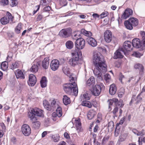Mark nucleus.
Here are the masks:
<instances>
[{"label": "nucleus", "mask_w": 145, "mask_h": 145, "mask_svg": "<svg viewBox=\"0 0 145 145\" xmlns=\"http://www.w3.org/2000/svg\"><path fill=\"white\" fill-rule=\"evenodd\" d=\"M22 24L20 23L16 27L15 29V31L17 33H20V30L22 29Z\"/></svg>", "instance_id": "obj_43"}, {"label": "nucleus", "mask_w": 145, "mask_h": 145, "mask_svg": "<svg viewBox=\"0 0 145 145\" xmlns=\"http://www.w3.org/2000/svg\"><path fill=\"white\" fill-rule=\"evenodd\" d=\"M8 3L9 2L8 0H1L0 1L1 5L3 6L8 5Z\"/></svg>", "instance_id": "obj_46"}, {"label": "nucleus", "mask_w": 145, "mask_h": 145, "mask_svg": "<svg viewBox=\"0 0 145 145\" xmlns=\"http://www.w3.org/2000/svg\"><path fill=\"white\" fill-rule=\"evenodd\" d=\"M28 117L30 119L31 121H36L37 119L35 116L36 115L34 109L31 110L28 113Z\"/></svg>", "instance_id": "obj_21"}, {"label": "nucleus", "mask_w": 145, "mask_h": 145, "mask_svg": "<svg viewBox=\"0 0 145 145\" xmlns=\"http://www.w3.org/2000/svg\"><path fill=\"white\" fill-rule=\"evenodd\" d=\"M71 83H66L63 85V89L65 92L70 95H74L75 96L77 95L78 89L77 85L76 83V78L74 80L70 81Z\"/></svg>", "instance_id": "obj_2"}, {"label": "nucleus", "mask_w": 145, "mask_h": 145, "mask_svg": "<svg viewBox=\"0 0 145 145\" xmlns=\"http://www.w3.org/2000/svg\"><path fill=\"white\" fill-rule=\"evenodd\" d=\"M92 16L93 17L96 19L97 18H98L99 19H100V16L98 15L97 13L93 14L92 15Z\"/></svg>", "instance_id": "obj_59"}, {"label": "nucleus", "mask_w": 145, "mask_h": 145, "mask_svg": "<svg viewBox=\"0 0 145 145\" xmlns=\"http://www.w3.org/2000/svg\"><path fill=\"white\" fill-rule=\"evenodd\" d=\"M85 42L82 38L78 39L75 42V47L78 49H82L85 47Z\"/></svg>", "instance_id": "obj_11"}, {"label": "nucleus", "mask_w": 145, "mask_h": 145, "mask_svg": "<svg viewBox=\"0 0 145 145\" xmlns=\"http://www.w3.org/2000/svg\"><path fill=\"white\" fill-rule=\"evenodd\" d=\"M125 119V117H124L122 118L120 120V121L119 123H117L116 124V127H117L119 124L122 125L124 122Z\"/></svg>", "instance_id": "obj_53"}, {"label": "nucleus", "mask_w": 145, "mask_h": 145, "mask_svg": "<svg viewBox=\"0 0 145 145\" xmlns=\"http://www.w3.org/2000/svg\"><path fill=\"white\" fill-rule=\"evenodd\" d=\"M133 14V11L130 8L126 9L121 16V18L124 19H126L128 18L129 16L132 15Z\"/></svg>", "instance_id": "obj_20"}, {"label": "nucleus", "mask_w": 145, "mask_h": 145, "mask_svg": "<svg viewBox=\"0 0 145 145\" xmlns=\"http://www.w3.org/2000/svg\"><path fill=\"white\" fill-rule=\"evenodd\" d=\"M105 86L102 83L95 85L92 89V93L95 96H98L100 93L102 89H104Z\"/></svg>", "instance_id": "obj_6"}, {"label": "nucleus", "mask_w": 145, "mask_h": 145, "mask_svg": "<svg viewBox=\"0 0 145 145\" xmlns=\"http://www.w3.org/2000/svg\"><path fill=\"white\" fill-rule=\"evenodd\" d=\"M36 115L42 117L43 116V111L38 108H34Z\"/></svg>", "instance_id": "obj_29"}, {"label": "nucleus", "mask_w": 145, "mask_h": 145, "mask_svg": "<svg viewBox=\"0 0 145 145\" xmlns=\"http://www.w3.org/2000/svg\"><path fill=\"white\" fill-rule=\"evenodd\" d=\"M47 80L45 76L42 77L40 81V85L42 88H44L47 86Z\"/></svg>", "instance_id": "obj_28"}, {"label": "nucleus", "mask_w": 145, "mask_h": 145, "mask_svg": "<svg viewBox=\"0 0 145 145\" xmlns=\"http://www.w3.org/2000/svg\"><path fill=\"white\" fill-rule=\"evenodd\" d=\"M71 54L72 57L69 59V64L72 67L78 66V68H80L82 61L79 58L78 52L74 51Z\"/></svg>", "instance_id": "obj_3"}, {"label": "nucleus", "mask_w": 145, "mask_h": 145, "mask_svg": "<svg viewBox=\"0 0 145 145\" xmlns=\"http://www.w3.org/2000/svg\"><path fill=\"white\" fill-rule=\"evenodd\" d=\"M105 40L107 42H110L112 39V35L111 31L109 30L106 31L104 33Z\"/></svg>", "instance_id": "obj_15"}, {"label": "nucleus", "mask_w": 145, "mask_h": 145, "mask_svg": "<svg viewBox=\"0 0 145 145\" xmlns=\"http://www.w3.org/2000/svg\"><path fill=\"white\" fill-rule=\"evenodd\" d=\"M11 2L10 5L12 7L15 6L17 5L18 3V0H11Z\"/></svg>", "instance_id": "obj_50"}, {"label": "nucleus", "mask_w": 145, "mask_h": 145, "mask_svg": "<svg viewBox=\"0 0 145 145\" xmlns=\"http://www.w3.org/2000/svg\"><path fill=\"white\" fill-rule=\"evenodd\" d=\"M139 140H141L145 143V137L142 138V137H139Z\"/></svg>", "instance_id": "obj_64"}, {"label": "nucleus", "mask_w": 145, "mask_h": 145, "mask_svg": "<svg viewBox=\"0 0 145 145\" xmlns=\"http://www.w3.org/2000/svg\"><path fill=\"white\" fill-rule=\"evenodd\" d=\"M19 63L17 62H15L12 63L10 69L12 70L18 68L19 66Z\"/></svg>", "instance_id": "obj_37"}, {"label": "nucleus", "mask_w": 145, "mask_h": 145, "mask_svg": "<svg viewBox=\"0 0 145 145\" xmlns=\"http://www.w3.org/2000/svg\"><path fill=\"white\" fill-rule=\"evenodd\" d=\"M71 33V29L70 28L63 29L61 30L59 33V35L63 37H68Z\"/></svg>", "instance_id": "obj_13"}, {"label": "nucleus", "mask_w": 145, "mask_h": 145, "mask_svg": "<svg viewBox=\"0 0 145 145\" xmlns=\"http://www.w3.org/2000/svg\"><path fill=\"white\" fill-rule=\"evenodd\" d=\"M1 69L3 71H6L8 68V63L6 61L3 62L1 65Z\"/></svg>", "instance_id": "obj_31"}, {"label": "nucleus", "mask_w": 145, "mask_h": 145, "mask_svg": "<svg viewBox=\"0 0 145 145\" xmlns=\"http://www.w3.org/2000/svg\"><path fill=\"white\" fill-rule=\"evenodd\" d=\"M144 131L142 130V131H138L137 135V136H141L145 135V133L143 132Z\"/></svg>", "instance_id": "obj_58"}, {"label": "nucleus", "mask_w": 145, "mask_h": 145, "mask_svg": "<svg viewBox=\"0 0 145 145\" xmlns=\"http://www.w3.org/2000/svg\"><path fill=\"white\" fill-rule=\"evenodd\" d=\"M141 95V93H140L138 94L137 97V99L136 100L137 101V103H139L142 100V98L140 97Z\"/></svg>", "instance_id": "obj_52"}, {"label": "nucleus", "mask_w": 145, "mask_h": 145, "mask_svg": "<svg viewBox=\"0 0 145 145\" xmlns=\"http://www.w3.org/2000/svg\"><path fill=\"white\" fill-rule=\"evenodd\" d=\"M124 140V138L121 136L120 137V138L118 139L117 142V144L118 145H120V142L123 141Z\"/></svg>", "instance_id": "obj_55"}, {"label": "nucleus", "mask_w": 145, "mask_h": 145, "mask_svg": "<svg viewBox=\"0 0 145 145\" xmlns=\"http://www.w3.org/2000/svg\"><path fill=\"white\" fill-rule=\"evenodd\" d=\"M116 88L115 84H112L110 86L109 89V93L111 95H114L116 93Z\"/></svg>", "instance_id": "obj_25"}, {"label": "nucleus", "mask_w": 145, "mask_h": 145, "mask_svg": "<svg viewBox=\"0 0 145 145\" xmlns=\"http://www.w3.org/2000/svg\"><path fill=\"white\" fill-rule=\"evenodd\" d=\"M51 10V7L49 6H46L44 8L43 10L45 12Z\"/></svg>", "instance_id": "obj_57"}, {"label": "nucleus", "mask_w": 145, "mask_h": 145, "mask_svg": "<svg viewBox=\"0 0 145 145\" xmlns=\"http://www.w3.org/2000/svg\"><path fill=\"white\" fill-rule=\"evenodd\" d=\"M66 143L63 141H60L57 145H65Z\"/></svg>", "instance_id": "obj_63"}, {"label": "nucleus", "mask_w": 145, "mask_h": 145, "mask_svg": "<svg viewBox=\"0 0 145 145\" xmlns=\"http://www.w3.org/2000/svg\"><path fill=\"white\" fill-rule=\"evenodd\" d=\"M15 74L17 78L24 79V74L21 70L18 69L15 72Z\"/></svg>", "instance_id": "obj_24"}, {"label": "nucleus", "mask_w": 145, "mask_h": 145, "mask_svg": "<svg viewBox=\"0 0 145 145\" xmlns=\"http://www.w3.org/2000/svg\"><path fill=\"white\" fill-rule=\"evenodd\" d=\"M140 34L142 39L141 41L142 43H143L144 46H145V32L141 31L140 32Z\"/></svg>", "instance_id": "obj_39"}, {"label": "nucleus", "mask_w": 145, "mask_h": 145, "mask_svg": "<svg viewBox=\"0 0 145 145\" xmlns=\"http://www.w3.org/2000/svg\"><path fill=\"white\" fill-rule=\"evenodd\" d=\"M43 105L44 108L47 110H50V106L47 101L45 100H44L43 101Z\"/></svg>", "instance_id": "obj_34"}, {"label": "nucleus", "mask_w": 145, "mask_h": 145, "mask_svg": "<svg viewBox=\"0 0 145 145\" xmlns=\"http://www.w3.org/2000/svg\"><path fill=\"white\" fill-rule=\"evenodd\" d=\"M79 35H78L77 34H74V35H72V38L73 39H74V40H76L78 38H80V37H79Z\"/></svg>", "instance_id": "obj_56"}, {"label": "nucleus", "mask_w": 145, "mask_h": 145, "mask_svg": "<svg viewBox=\"0 0 145 145\" xmlns=\"http://www.w3.org/2000/svg\"><path fill=\"white\" fill-rule=\"evenodd\" d=\"M40 61L36 62L35 61L33 63L32 66L30 69V71L33 73H36L38 70V67L40 64Z\"/></svg>", "instance_id": "obj_17"}, {"label": "nucleus", "mask_w": 145, "mask_h": 145, "mask_svg": "<svg viewBox=\"0 0 145 145\" xmlns=\"http://www.w3.org/2000/svg\"><path fill=\"white\" fill-rule=\"evenodd\" d=\"M132 55L137 57H140L142 55V54L139 52H135L133 53Z\"/></svg>", "instance_id": "obj_48"}, {"label": "nucleus", "mask_w": 145, "mask_h": 145, "mask_svg": "<svg viewBox=\"0 0 145 145\" xmlns=\"http://www.w3.org/2000/svg\"><path fill=\"white\" fill-rule=\"evenodd\" d=\"M13 17L11 13L7 12L6 13V16L2 18L0 20L1 23L3 25L8 23L10 21H12Z\"/></svg>", "instance_id": "obj_10"}, {"label": "nucleus", "mask_w": 145, "mask_h": 145, "mask_svg": "<svg viewBox=\"0 0 145 145\" xmlns=\"http://www.w3.org/2000/svg\"><path fill=\"white\" fill-rule=\"evenodd\" d=\"M52 119L54 121H56L58 118V114L57 113L54 112L52 114Z\"/></svg>", "instance_id": "obj_44"}, {"label": "nucleus", "mask_w": 145, "mask_h": 145, "mask_svg": "<svg viewBox=\"0 0 145 145\" xmlns=\"http://www.w3.org/2000/svg\"><path fill=\"white\" fill-rule=\"evenodd\" d=\"M104 79L107 82H108L110 80V76L108 74H106L104 76Z\"/></svg>", "instance_id": "obj_49"}, {"label": "nucleus", "mask_w": 145, "mask_h": 145, "mask_svg": "<svg viewBox=\"0 0 145 145\" xmlns=\"http://www.w3.org/2000/svg\"><path fill=\"white\" fill-rule=\"evenodd\" d=\"M86 100L82 102V105L83 106L88 107L89 108H91L92 106V105L91 103L89 101Z\"/></svg>", "instance_id": "obj_35"}, {"label": "nucleus", "mask_w": 145, "mask_h": 145, "mask_svg": "<svg viewBox=\"0 0 145 145\" xmlns=\"http://www.w3.org/2000/svg\"><path fill=\"white\" fill-rule=\"evenodd\" d=\"M120 133V131L118 129H117V128L115 129V133L114 135L115 136L117 137L118 136L119 133Z\"/></svg>", "instance_id": "obj_60"}, {"label": "nucleus", "mask_w": 145, "mask_h": 145, "mask_svg": "<svg viewBox=\"0 0 145 145\" xmlns=\"http://www.w3.org/2000/svg\"><path fill=\"white\" fill-rule=\"evenodd\" d=\"M138 24V20L135 18H131L127 21H125L124 24L125 27L128 29L132 30L133 26H136Z\"/></svg>", "instance_id": "obj_4"}, {"label": "nucleus", "mask_w": 145, "mask_h": 145, "mask_svg": "<svg viewBox=\"0 0 145 145\" xmlns=\"http://www.w3.org/2000/svg\"><path fill=\"white\" fill-rule=\"evenodd\" d=\"M108 102L109 105L108 108L109 111H110L111 110V106L114 103L116 107H122L123 106L122 105L121 101H118V99L115 98H114L112 99L108 100Z\"/></svg>", "instance_id": "obj_8"}, {"label": "nucleus", "mask_w": 145, "mask_h": 145, "mask_svg": "<svg viewBox=\"0 0 145 145\" xmlns=\"http://www.w3.org/2000/svg\"><path fill=\"white\" fill-rule=\"evenodd\" d=\"M80 98L81 101H82V100L84 101V100H88L89 99V98L87 93H84L83 94L82 96L81 95Z\"/></svg>", "instance_id": "obj_45"}, {"label": "nucleus", "mask_w": 145, "mask_h": 145, "mask_svg": "<svg viewBox=\"0 0 145 145\" xmlns=\"http://www.w3.org/2000/svg\"><path fill=\"white\" fill-rule=\"evenodd\" d=\"M109 138V137L108 136H107L105 137L103 139L102 143L104 144L108 140Z\"/></svg>", "instance_id": "obj_54"}, {"label": "nucleus", "mask_w": 145, "mask_h": 145, "mask_svg": "<svg viewBox=\"0 0 145 145\" xmlns=\"http://www.w3.org/2000/svg\"><path fill=\"white\" fill-rule=\"evenodd\" d=\"M62 71L64 73L69 77V80H74L75 78L74 75L70 72V69L69 66L67 65H64L63 67Z\"/></svg>", "instance_id": "obj_7"}, {"label": "nucleus", "mask_w": 145, "mask_h": 145, "mask_svg": "<svg viewBox=\"0 0 145 145\" xmlns=\"http://www.w3.org/2000/svg\"><path fill=\"white\" fill-rule=\"evenodd\" d=\"M96 114L95 111L93 110H90L87 114V117L88 119L91 120L94 117Z\"/></svg>", "instance_id": "obj_27"}, {"label": "nucleus", "mask_w": 145, "mask_h": 145, "mask_svg": "<svg viewBox=\"0 0 145 145\" xmlns=\"http://www.w3.org/2000/svg\"><path fill=\"white\" fill-rule=\"evenodd\" d=\"M63 102L65 105H67L70 103L71 101L69 97H67V95H65L63 96Z\"/></svg>", "instance_id": "obj_30"}, {"label": "nucleus", "mask_w": 145, "mask_h": 145, "mask_svg": "<svg viewBox=\"0 0 145 145\" xmlns=\"http://www.w3.org/2000/svg\"><path fill=\"white\" fill-rule=\"evenodd\" d=\"M21 130L23 134L25 136H29L31 133L30 127L27 124H24L22 125Z\"/></svg>", "instance_id": "obj_12"}, {"label": "nucleus", "mask_w": 145, "mask_h": 145, "mask_svg": "<svg viewBox=\"0 0 145 145\" xmlns=\"http://www.w3.org/2000/svg\"><path fill=\"white\" fill-rule=\"evenodd\" d=\"M87 41L88 44L92 47H95L97 45V42L94 38L91 37L87 38Z\"/></svg>", "instance_id": "obj_19"}, {"label": "nucleus", "mask_w": 145, "mask_h": 145, "mask_svg": "<svg viewBox=\"0 0 145 145\" xmlns=\"http://www.w3.org/2000/svg\"><path fill=\"white\" fill-rule=\"evenodd\" d=\"M49 58L47 57L43 60L42 66L43 68L45 69H48L49 63Z\"/></svg>", "instance_id": "obj_23"}, {"label": "nucleus", "mask_w": 145, "mask_h": 145, "mask_svg": "<svg viewBox=\"0 0 145 145\" xmlns=\"http://www.w3.org/2000/svg\"><path fill=\"white\" fill-rule=\"evenodd\" d=\"M32 123V126L35 129H38L40 126V123L39 121H31Z\"/></svg>", "instance_id": "obj_33"}, {"label": "nucleus", "mask_w": 145, "mask_h": 145, "mask_svg": "<svg viewBox=\"0 0 145 145\" xmlns=\"http://www.w3.org/2000/svg\"><path fill=\"white\" fill-rule=\"evenodd\" d=\"M99 129V128L98 126L97 125H96L94 128L93 131L95 133L97 132Z\"/></svg>", "instance_id": "obj_61"}, {"label": "nucleus", "mask_w": 145, "mask_h": 145, "mask_svg": "<svg viewBox=\"0 0 145 145\" xmlns=\"http://www.w3.org/2000/svg\"><path fill=\"white\" fill-rule=\"evenodd\" d=\"M51 106L53 108H56L57 107L59 106V102L56 101L55 100H53L51 103Z\"/></svg>", "instance_id": "obj_38"}, {"label": "nucleus", "mask_w": 145, "mask_h": 145, "mask_svg": "<svg viewBox=\"0 0 145 145\" xmlns=\"http://www.w3.org/2000/svg\"><path fill=\"white\" fill-rule=\"evenodd\" d=\"M73 42L71 40H68L67 42L66 43V47L69 49L72 48L73 46Z\"/></svg>", "instance_id": "obj_36"}, {"label": "nucleus", "mask_w": 145, "mask_h": 145, "mask_svg": "<svg viewBox=\"0 0 145 145\" xmlns=\"http://www.w3.org/2000/svg\"><path fill=\"white\" fill-rule=\"evenodd\" d=\"M108 13L107 11H105L102 13L100 15V19H102L107 16L108 15Z\"/></svg>", "instance_id": "obj_47"}, {"label": "nucleus", "mask_w": 145, "mask_h": 145, "mask_svg": "<svg viewBox=\"0 0 145 145\" xmlns=\"http://www.w3.org/2000/svg\"><path fill=\"white\" fill-rule=\"evenodd\" d=\"M135 68L136 69H138L141 71H142L144 69V67L142 65L139 63H137L134 66Z\"/></svg>", "instance_id": "obj_41"}, {"label": "nucleus", "mask_w": 145, "mask_h": 145, "mask_svg": "<svg viewBox=\"0 0 145 145\" xmlns=\"http://www.w3.org/2000/svg\"><path fill=\"white\" fill-rule=\"evenodd\" d=\"M56 112L58 114V117H60L62 116V108L61 107L59 106L57 107Z\"/></svg>", "instance_id": "obj_42"}, {"label": "nucleus", "mask_w": 145, "mask_h": 145, "mask_svg": "<svg viewBox=\"0 0 145 145\" xmlns=\"http://www.w3.org/2000/svg\"><path fill=\"white\" fill-rule=\"evenodd\" d=\"M95 68L93 71L95 75L99 81L103 80L102 74L107 71V66L105 60L101 54L98 52L93 53V58Z\"/></svg>", "instance_id": "obj_1"}, {"label": "nucleus", "mask_w": 145, "mask_h": 145, "mask_svg": "<svg viewBox=\"0 0 145 145\" xmlns=\"http://www.w3.org/2000/svg\"><path fill=\"white\" fill-rule=\"evenodd\" d=\"M81 32L84 35L88 37H90L92 35V33L90 31H87L84 29H81Z\"/></svg>", "instance_id": "obj_32"}, {"label": "nucleus", "mask_w": 145, "mask_h": 145, "mask_svg": "<svg viewBox=\"0 0 145 145\" xmlns=\"http://www.w3.org/2000/svg\"><path fill=\"white\" fill-rule=\"evenodd\" d=\"M118 107H115L114 109L112 111V112L114 114V116L117 117L116 112H118Z\"/></svg>", "instance_id": "obj_51"}, {"label": "nucleus", "mask_w": 145, "mask_h": 145, "mask_svg": "<svg viewBox=\"0 0 145 145\" xmlns=\"http://www.w3.org/2000/svg\"><path fill=\"white\" fill-rule=\"evenodd\" d=\"M143 43L142 41L138 38L133 39L132 41V44L133 47L136 48H140L141 49L144 50L145 49V46H144Z\"/></svg>", "instance_id": "obj_9"}, {"label": "nucleus", "mask_w": 145, "mask_h": 145, "mask_svg": "<svg viewBox=\"0 0 145 145\" xmlns=\"http://www.w3.org/2000/svg\"><path fill=\"white\" fill-rule=\"evenodd\" d=\"M37 82V79L35 76L33 74H31L29 76V80L28 83L29 86H34Z\"/></svg>", "instance_id": "obj_18"}, {"label": "nucleus", "mask_w": 145, "mask_h": 145, "mask_svg": "<svg viewBox=\"0 0 145 145\" xmlns=\"http://www.w3.org/2000/svg\"><path fill=\"white\" fill-rule=\"evenodd\" d=\"M95 81L94 77L91 76L86 82L87 85L92 86L95 84Z\"/></svg>", "instance_id": "obj_26"}, {"label": "nucleus", "mask_w": 145, "mask_h": 145, "mask_svg": "<svg viewBox=\"0 0 145 145\" xmlns=\"http://www.w3.org/2000/svg\"><path fill=\"white\" fill-rule=\"evenodd\" d=\"M16 139L14 137H13L11 139V141L14 144L16 143Z\"/></svg>", "instance_id": "obj_62"}, {"label": "nucleus", "mask_w": 145, "mask_h": 145, "mask_svg": "<svg viewBox=\"0 0 145 145\" xmlns=\"http://www.w3.org/2000/svg\"><path fill=\"white\" fill-rule=\"evenodd\" d=\"M72 123L74 124L76 126V130L78 132H81L82 131L81 128V124L80 120L78 119L76 120L75 118H73L72 120Z\"/></svg>", "instance_id": "obj_16"}, {"label": "nucleus", "mask_w": 145, "mask_h": 145, "mask_svg": "<svg viewBox=\"0 0 145 145\" xmlns=\"http://www.w3.org/2000/svg\"><path fill=\"white\" fill-rule=\"evenodd\" d=\"M121 52H122L121 50V48L117 50L114 53L113 58L114 59H117L118 58H122L123 56Z\"/></svg>", "instance_id": "obj_22"}, {"label": "nucleus", "mask_w": 145, "mask_h": 145, "mask_svg": "<svg viewBox=\"0 0 145 145\" xmlns=\"http://www.w3.org/2000/svg\"><path fill=\"white\" fill-rule=\"evenodd\" d=\"M59 65V62L57 59L53 60L50 63V67L53 71H55L57 70Z\"/></svg>", "instance_id": "obj_14"}, {"label": "nucleus", "mask_w": 145, "mask_h": 145, "mask_svg": "<svg viewBox=\"0 0 145 145\" xmlns=\"http://www.w3.org/2000/svg\"><path fill=\"white\" fill-rule=\"evenodd\" d=\"M52 138L53 141L55 142H58L59 140V137L58 134L52 135Z\"/></svg>", "instance_id": "obj_40"}, {"label": "nucleus", "mask_w": 145, "mask_h": 145, "mask_svg": "<svg viewBox=\"0 0 145 145\" xmlns=\"http://www.w3.org/2000/svg\"><path fill=\"white\" fill-rule=\"evenodd\" d=\"M132 48V43L130 41H127L124 43L121 50L124 55H127L128 54V52L131 51Z\"/></svg>", "instance_id": "obj_5"}]
</instances>
